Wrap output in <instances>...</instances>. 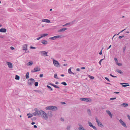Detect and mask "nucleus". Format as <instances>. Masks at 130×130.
Instances as JSON below:
<instances>
[{
    "label": "nucleus",
    "instance_id": "1",
    "mask_svg": "<svg viewBox=\"0 0 130 130\" xmlns=\"http://www.w3.org/2000/svg\"><path fill=\"white\" fill-rule=\"evenodd\" d=\"M46 110L55 111L57 110V107L54 106H50L46 107L45 108Z\"/></svg>",
    "mask_w": 130,
    "mask_h": 130
},
{
    "label": "nucleus",
    "instance_id": "2",
    "mask_svg": "<svg viewBox=\"0 0 130 130\" xmlns=\"http://www.w3.org/2000/svg\"><path fill=\"white\" fill-rule=\"evenodd\" d=\"M35 81V80L34 79L31 78L28 80V85L31 86H32L33 83Z\"/></svg>",
    "mask_w": 130,
    "mask_h": 130
},
{
    "label": "nucleus",
    "instance_id": "3",
    "mask_svg": "<svg viewBox=\"0 0 130 130\" xmlns=\"http://www.w3.org/2000/svg\"><path fill=\"white\" fill-rule=\"evenodd\" d=\"M34 110L36 111L37 115L38 116H40L41 115V113L43 112V110H39L37 108H35L34 109Z\"/></svg>",
    "mask_w": 130,
    "mask_h": 130
},
{
    "label": "nucleus",
    "instance_id": "4",
    "mask_svg": "<svg viewBox=\"0 0 130 130\" xmlns=\"http://www.w3.org/2000/svg\"><path fill=\"white\" fill-rule=\"evenodd\" d=\"M53 62L54 65L57 67H60V64L59 62L57 61L54 59H53Z\"/></svg>",
    "mask_w": 130,
    "mask_h": 130
},
{
    "label": "nucleus",
    "instance_id": "5",
    "mask_svg": "<svg viewBox=\"0 0 130 130\" xmlns=\"http://www.w3.org/2000/svg\"><path fill=\"white\" fill-rule=\"evenodd\" d=\"M80 100L87 102H90L91 101V99L90 98H80Z\"/></svg>",
    "mask_w": 130,
    "mask_h": 130
},
{
    "label": "nucleus",
    "instance_id": "6",
    "mask_svg": "<svg viewBox=\"0 0 130 130\" xmlns=\"http://www.w3.org/2000/svg\"><path fill=\"white\" fill-rule=\"evenodd\" d=\"M97 124L100 127L102 128L104 127L103 125L100 122L99 120H98L97 118H95Z\"/></svg>",
    "mask_w": 130,
    "mask_h": 130
},
{
    "label": "nucleus",
    "instance_id": "7",
    "mask_svg": "<svg viewBox=\"0 0 130 130\" xmlns=\"http://www.w3.org/2000/svg\"><path fill=\"white\" fill-rule=\"evenodd\" d=\"M61 35H57L56 36H54L53 37H50L49 38V39L52 40H54L56 39L61 37Z\"/></svg>",
    "mask_w": 130,
    "mask_h": 130
},
{
    "label": "nucleus",
    "instance_id": "8",
    "mask_svg": "<svg viewBox=\"0 0 130 130\" xmlns=\"http://www.w3.org/2000/svg\"><path fill=\"white\" fill-rule=\"evenodd\" d=\"M42 115L45 120H46L47 119V114L43 111L42 113Z\"/></svg>",
    "mask_w": 130,
    "mask_h": 130
},
{
    "label": "nucleus",
    "instance_id": "9",
    "mask_svg": "<svg viewBox=\"0 0 130 130\" xmlns=\"http://www.w3.org/2000/svg\"><path fill=\"white\" fill-rule=\"evenodd\" d=\"M40 70V68H39L36 67L33 70L31 71V72L32 73H34L36 72L39 71Z\"/></svg>",
    "mask_w": 130,
    "mask_h": 130
},
{
    "label": "nucleus",
    "instance_id": "10",
    "mask_svg": "<svg viewBox=\"0 0 130 130\" xmlns=\"http://www.w3.org/2000/svg\"><path fill=\"white\" fill-rule=\"evenodd\" d=\"M119 121L121 124L124 127L126 128L127 126H126V124L122 120L120 119L119 120Z\"/></svg>",
    "mask_w": 130,
    "mask_h": 130
},
{
    "label": "nucleus",
    "instance_id": "11",
    "mask_svg": "<svg viewBox=\"0 0 130 130\" xmlns=\"http://www.w3.org/2000/svg\"><path fill=\"white\" fill-rule=\"evenodd\" d=\"M88 124L92 128L95 130H97V129L96 127L95 126H93L91 123L89 122H88Z\"/></svg>",
    "mask_w": 130,
    "mask_h": 130
},
{
    "label": "nucleus",
    "instance_id": "12",
    "mask_svg": "<svg viewBox=\"0 0 130 130\" xmlns=\"http://www.w3.org/2000/svg\"><path fill=\"white\" fill-rule=\"evenodd\" d=\"M40 53L44 55V56H48L47 55V52L44 51H42L40 52Z\"/></svg>",
    "mask_w": 130,
    "mask_h": 130
},
{
    "label": "nucleus",
    "instance_id": "13",
    "mask_svg": "<svg viewBox=\"0 0 130 130\" xmlns=\"http://www.w3.org/2000/svg\"><path fill=\"white\" fill-rule=\"evenodd\" d=\"M48 84L54 87H55V88H58V89L60 88L58 86H57L56 85H55L52 83H48Z\"/></svg>",
    "mask_w": 130,
    "mask_h": 130
},
{
    "label": "nucleus",
    "instance_id": "14",
    "mask_svg": "<svg viewBox=\"0 0 130 130\" xmlns=\"http://www.w3.org/2000/svg\"><path fill=\"white\" fill-rule=\"evenodd\" d=\"M7 64L8 65V67L10 68H12V63L9 62H7Z\"/></svg>",
    "mask_w": 130,
    "mask_h": 130
},
{
    "label": "nucleus",
    "instance_id": "15",
    "mask_svg": "<svg viewBox=\"0 0 130 130\" xmlns=\"http://www.w3.org/2000/svg\"><path fill=\"white\" fill-rule=\"evenodd\" d=\"M47 117L48 116L50 118L52 117L53 116L52 112L51 111L48 112L47 114Z\"/></svg>",
    "mask_w": 130,
    "mask_h": 130
},
{
    "label": "nucleus",
    "instance_id": "16",
    "mask_svg": "<svg viewBox=\"0 0 130 130\" xmlns=\"http://www.w3.org/2000/svg\"><path fill=\"white\" fill-rule=\"evenodd\" d=\"M7 30L5 28H2L0 29V32H6Z\"/></svg>",
    "mask_w": 130,
    "mask_h": 130
},
{
    "label": "nucleus",
    "instance_id": "17",
    "mask_svg": "<svg viewBox=\"0 0 130 130\" xmlns=\"http://www.w3.org/2000/svg\"><path fill=\"white\" fill-rule=\"evenodd\" d=\"M42 21L43 22H46L47 23H49L50 22V21L47 19H44L42 20Z\"/></svg>",
    "mask_w": 130,
    "mask_h": 130
},
{
    "label": "nucleus",
    "instance_id": "18",
    "mask_svg": "<svg viewBox=\"0 0 130 130\" xmlns=\"http://www.w3.org/2000/svg\"><path fill=\"white\" fill-rule=\"evenodd\" d=\"M23 49L24 50H27V45L26 44L24 45Z\"/></svg>",
    "mask_w": 130,
    "mask_h": 130
},
{
    "label": "nucleus",
    "instance_id": "19",
    "mask_svg": "<svg viewBox=\"0 0 130 130\" xmlns=\"http://www.w3.org/2000/svg\"><path fill=\"white\" fill-rule=\"evenodd\" d=\"M67 29V28H63L59 30L58 31V32H61L62 31H64L65 30H66Z\"/></svg>",
    "mask_w": 130,
    "mask_h": 130
},
{
    "label": "nucleus",
    "instance_id": "20",
    "mask_svg": "<svg viewBox=\"0 0 130 130\" xmlns=\"http://www.w3.org/2000/svg\"><path fill=\"white\" fill-rule=\"evenodd\" d=\"M41 43L44 44H47L48 42L46 40H42L41 41Z\"/></svg>",
    "mask_w": 130,
    "mask_h": 130
},
{
    "label": "nucleus",
    "instance_id": "21",
    "mask_svg": "<svg viewBox=\"0 0 130 130\" xmlns=\"http://www.w3.org/2000/svg\"><path fill=\"white\" fill-rule=\"evenodd\" d=\"M106 112L107 113H108L110 117L112 118V114L111 113V112L109 110H106Z\"/></svg>",
    "mask_w": 130,
    "mask_h": 130
},
{
    "label": "nucleus",
    "instance_id": "22",
    "mask_svg": "<svg viewBox=\"0 0 130 130\" xmlns=\"http://www.w3.org/2000/svg\"><path fill=\"white\" fill-rule=\"evenodd\" d=\"M116 71L117 72L120 73L122 75L123 74V72L122 71H121L119 69H117L116 70Z\"/></svg>",
    "mask_w": 130,
    "mask_h": 130
},
{
    "label": "nucleus",
    "instance_id": "23",
    "mask_svg": "<svg viewBox=\"0 0 130 130\" xmlns=\"http://www.w3.org/2000/svg\"><path fill=\"white\" fill-rule=\"evenodd\" d=\"M33 64V62L32 61H30L28 62L27 63V65L29 66H31Z\"/></svg>",
    "mask_w": 130,
    "mask_h": 130
},
{
    "label": "nucleus",
    "instance_id": "24",
    "mask_svg": "<svg viewBox=\"0 0 130 130\" xmlns=\"http://www.w3.org/2000/svg\"><path fill=\"white\" fill-rule=\"evenodd\" d=\"M34 91L37 92L40 94H42V92L41 91L39 90H34Z\"/></svg>",
    "mask_w": 130,
    "mask_h": 130
},
{
    "label": "nucleus",
    "instance_id": "25",
    "mask_svg": "<svg viewBox=\"0 0 130 130\" xmlns=\"http://www.w3.org/2000/svg\"><path fill=\"white\" fill-rule=\"evenodd\" d=\"M128 104L127 103H123L121 104L122 106L124 107H126L128 106Z\"/></svg>",
    "mask_w": 130,
    "mask_h": 130
},
{
    "label": "nucleus",
    "instance_id": "26",
    "mask_svg": "<svg viewBox=\"0 0 130 130\" xmlns=\"http://www.w3.org/2000/svg\"><path fill=\"white\" fill-rule=\"evenodd\" d=\"M78 130H86V129H85L84 127L81 126L80 127H79L78 128Z\"/></svg>",
    "mask_w": 130,
    "mask_h": 130
},
{
    "label": "nucleus",
    "instance_id": "27",
    "mask_svg": "<svg viewBox=\"0 0 130 130\" xmlns=\"http://www.w3.org/2000/svg\"><path fill=\"white\" fill-rule=\"evenodd\" d=\"M29 72H27L26 73V76H25L26 77V79H28L29 77Z\"/></svg>",
    "mask_w": 130,
    "mask_h": 130
},
{
    "label": "nucleus",
    "instance_id": "28",
    "mask_svg": "<svg viewBox=\"0 0 130 130\" xmlns=\"http://www.w3.org/2000/svg\"><path fill=\"white\" fill-rule=\"evenodd\" d=\"M48 35V34H43L41 36V38H42L43 37H45L46 36H47Z\"/></svg>",
    "mask_w": 130,
    "mask_h": 130
},
{
    "label": "nucleus",
    "instance_id": "29",
    "mask_svg": "<svg viewBox=\"0 0 130 130\" xmlns=\"http://www.w3.org/2000/svg\"><path fill=\"white\" fill-rule=\"evenodd\" d=\"M15 79L16 80H19L20 79V76L17 75H16Z\"/></svg>",
    "mask_w": 130,
    "mask_h": 130
},
{
    "label": "nucleus",
    "instance_id": "30",
    "mask_svg": "<svg viewBox=\"0 0 130 130\" xmlns=\"http://www.w3.org/2000/svg\"><path fill=\"white\" fill-rule=\"evenodd\" d=\"M71 67L68 70V72L69 74H71V73H72V72L71 71Z\"/></svg>",
    "mask_w": 130,
    "mask_h": 130
},
{
    "label": "nucleus",
    "instance_id": "31",
    "mask_svg": "<svg viewBox=\"0 0 130 130\" xmlns=\"http://www.w3.org/2000/svg\"><path fill=\"white\" fill-rule=\"evenodd\" d=\"M87 112H88V114L89 115H91V111L89 109H87Z\"/></svg>",
    "mask_w": 130,
    "mask_h": 130
},
{
    "label": "nucleus",
    "instance_id": "32",
    "mask_svg": "<svg viewBox=\"0 0 130 130\" xmlns=\"http://www.w3.org/2000/svg\"><path fill=\"white\" fill-rule=\"evenodd\" d=\"M46 87H47L49 89H50L51 91H52L53 90V89L52 88H51V86H50L47 85V86Z\"/></svg>",
    "mask_w": 130,
    "mask_h": 130
},
{
    "label": "nucleus",
    "instance_id": "33",
    "mask_svg": "<svg viewBox=\"0 0 130 130\" xmlns=\"http://www.w3.org/2000/svg\"><path fill=\"white\" fill-rule=\"evenodd\" d=\"M57 73H55L54 75V77L56 79H59L57 77Z\"/></svg>",
    "mask_w": 130,
    "mask_h": 130
},
{
    "label": "nucleus",
    "instance_id": "34",
    "mask_svg": "<svg viewBox=\"0 0 130 130\" xmlns=\"http://www.w3.org/2000/svg\"><path fill=\"white\" fill-rule=\"evenodd\" d=\"M88 77L92 79H93L94 78V77L93 76L90 75H89Z\"/></svg>",
    "mask_w": 130,
    "mask_h": 130
},
{
    "label": "nucleus",
    "instance_id": "35",
    "mask_svg": "<svg viewBox=\"0 0 130 130\" xmlns=\"http://www.w3.org/2000/svg\"><path fill=\"white\" fill-rule=\"evenodd\" d=\"M61 84L64 86H66L67 85V84L65 82H62Z\"/></svg>",
    "mask_w": 130,
    "mask_h": 130
},
{
    "label": "nucleus",
    "instance_id": "36",
    "mask_svg": "<svg viewBox=\"0 0 130 130\" xmlns=\"http://www.w3.org/2000/svg\"><path fill=\"white\" fill-rule=\"evenodd\" d=\"M104 58H105V57H104V58L103 59H102L100 60L99 63L100 65H101V62H102V61L103 60H104Z\"/></svg>",
    "mask_w": 130,
    "mask_h": 130
},
{
    "label": "nucleus",
    "instance_id": "37",
    "mask_svg": "<svg viewBox=\"0 0 130 130\" xmlns=\"http://www.w3.org/2000/svg\"><path fill=\"white\" fill-rule=\"evenodd\" d=\"M116 64L119 66H121L122 65V63L119 62L117 63Z\"/></svg>",
    "mask_w": 130,
    "mask_h": 130
},
{
    "label": "nucleus",
    "instance_id": "38",
    "mask_svg": "<svg viewBox=\"0 0 130 130\" xmlns=\"http://www.w3.org/2000/svg\"><path fill=\"white\" fill-rule=\"evenodd\" d=\"M34 85L35 86H38V82H36L35 83Z\"/></svg>",
    "mask_w": 130,
    "mask_h": 130
},
{
    "label": "nucleus",
    "instance_id": "39",
    "mask_svg": "<svg viewBox=\"0 0 130 130\" xmlns=\"http://www.w3.org/2000/svg\"><path fill=\"white\" fill-rule=\"evenodd\" d=\"M75 21H76L75 20H74L73 21L70 22L69 23H70V24H74L75 22Z\"/></svg>",
    "mask_w": 130,
    "mask_h": 130
},
{
    "label": "nucleus",
    "instance_id": "40",
    "mask_svg": "<svg viewBox=\"0 0 130 130\" xmlns=\"http://www.w3.org/2000/svg\"><path fill=\"white\" fill-rule=\"evenodd\" d=\"M126 46H124V47H123V52H124V51L126 49Z\"/></svg>",
    "mask_w": 130,
    "mask_h": 130
},
{
    "label": "nucleus",
    "instance_id": "41",
    "mask_svg": "<svg viewBox=\"0 0 130 130\" xmlns=\"http://www.w3.org/2000/svg\"><path fill=\"white\" fill-rule=\"evenodd\" d=\"M70 23H67L66 24H65L64 25H63L62 26H67V25H70Z\"/></svg>",
    "mask_w": 130,
    "mask_h": 130
},
{
    "label": "nucleus",
    "instance_id": "42",
    "mask_svg": "<svg viewBox=\"0 0 130 130\" xmlns=\"http://www.w3.org/2000/svg\"><path fill=\"white\" fill-rule=\"evenodd\" d=\"M36 119H37L36 118V117H35L31 119L32 121H34L36 120Z\"/></svg>",
    "mask_w": 130,
    "mask_h": 130
},
{
    "label": "nucleus",
    "instance_id": "43",
    "mask_svg": "<svg viewBox=\"0 0 130 130\" xmlns=\"http://www.w3.org/2000/svg\"><path fill=\"white\" fill-rule=\"evenodd\" d=\"M33 116V115L31 114H30V115L28 117V118H31Z\"/></svg>",
    "mask_w": 130,
    "mask_h": 130
},
{
    "label": "nucleus",
    "instance_id": "44",
    "mask_svg": "<svg viewBox=\"0 0 130 130\" xmlns=\"http://www.w3.org/2000/svg\"><path fill=\"white\" fill-rule=\"evenodd\" d=\"M129 86V85L128 84V85L126 84V85H122V86L123 87H126L128 86Z\"/></svg>",
    "mask_w": 130,
    "mask_h": 130
},
{
    "label": "nucleus",
    "instance_id": "45",
    "mask_svg": "<svg viewBox=\"0 0 130 130\" xmlns=\"http://www.w3.org/2000/svg\"><path fill=\"white\" fill-rule=\"evenodd\" d=\"M105 79H106V80H107V81H108V82H110V81L109 80V78H108L107 77H105Z\"/></svg>",
    "mask_w": 130,
    "mask_h": 130
},
{
    "label": "nucleus",
    "instance_id": "46",
    "mask_svg": "<svg viewBox=\"0 0 130 130\" xmlns=\"http://www.w3.org/2000/svg\"><path fill=\"white\" fill-rule=\"evenodd\" d=\"M124 37V36H123V35H122V36H119V39H121V38H123V37Z\"/></svg>",
    "mask_w": 130,
    "mask_h": 130
},
{
    "label": "nucleus",
    "instance_id": "47",
    "mask_svg": "<svg viewBox=\"0 0 130 130\" xmlns=\"http://www.w3.org/2000/svg\"><path fill=\"white\" fill-rule=\"evenodd\" d=\"M33 115L35 116H36L37 115L36 111L35 112H34L33 113Z\"/></svg>",
    "mask_w": 130,
    "mask_h": 130
},
{
    "label": "nucleus",
    "instance_id": "48",
    "mask_svg": "<svg viewBox=\"0 0 130 130\" xmlns=\"http://www.w3.org/2000/svg\"><path fill=\"white\" fill-rule=\"evenodd\" d=\"M30 48L31 49H35L36 48L35 47H33L32 46H31L30 47Z\"/></svg>",
    "mask_w": 130,
    "mask_h": 130
},
{
    "label": "nucleus",
    "instance_id": "49",
    "mask_svg": "<svg viewBox=\"0 0 130 130\" xmlns=\"http://www.w3.org/2000/svg\"><path fill=\"white\" fill-rule=\"evenodd\" d=\"M116 99V98H112L110 99V100H114Z\"/></svg>",
    "mask_w": 130,
    "mask_h": 130
},
{
    "label": "nucleus",
    "instance_id": "50",
    "mask_svg": "<svg viewBox=\"0 0 130 130\" xmlns=\"http://www.w3.org/2000/svg\"><path fill=\"white\" fill-rule=\"evenodd\" d=\"M127 116L128 117V119L130 120V116L129 115H127Z\"/></svg>",
    "mask_w": 130,
    "mask_h": 130
},
{
    "label": "nucleus",
    "instance_id": "51",
    "mask_svg": "<svg viewBox=\"0 0 130 130\" xmlns=\"http://www.w3.org/2000/svg\"><path fill=\"white\" fill-rule=\"evenodd\" d=\"M61 103L62 104V105H64L66 104V103L65 102H61Z\"/></svg>",
    "mask_w": 130,
    "mask_h": 130
},
{
    "label": "nucleus",
    "instance_id": "52",
    "mask_svg": "<svg viewBox=\"0 0 130 130\" xmlns=\"http://www.w3.org/2000/svg\"><path fill=\"white\" fill-rule=\"evenodd\" d=\"M124 29V30H122L121 31H120V32L117 35H119L120 33L121 32H122L123 31H124V30H125V29Z\"/></svg>",
    "mask_w": 130,
    "mask_h": 130
},
{
    "label": "nucleus",
    "instance_id": "53",
    "mask_svg": "<svg viewBox=\"0 0 130 130\" xmlns=\"http://www.w3.org/2000/svg\"><path fill=\"white\" fill-rule=\"evenodd\" d=\"M43 74H40V75L39 77L41 78L42 77H43Z\"/></svg>",
    "mask_w": 130,
    "mask_h": 130
},
{
    "label": "nucleus",
    "instance_id": "54",
    "mask_svg": "<svg viewBox=\"0 0 130 130\" xmlns=\"http://www.w3.org/2000/svg\"><path fill=\"white\" fill-rule=\"evenodd\" d=\"M10 48L12 50H14V48L12 46H11L10 47Z\"/></svg>",
    "mask_w": 130,
    "mask_h": 130
},
{
    "label": "nucleus",
    "instance_id": "55",
    "mask_svg": "<svg viewBox=\"0 0 130 130\" xmlns=\"http://www.w3.org/2000/svg\"><path fill=\"white\" fill-rule=\"evenodd\" d=\"M60 120L61 121H64V119L62 118H61Z\"/></svg>",
    "mask_w": 130,
    "mask_h": 130
},
{
    "label": "nucleus",
    "instance_id": "56",
    "mask_svg": "<svg viewBox=\"0 0 130 130\" xmlns=\"http://www.w3.org/2000/svg\"><path fill=\"white\" fill-rule=\"evenodd\" d=\"M41 36L40 37H38V38H37L36 39L38 40H39L40 39H41Z\"/></svg>",
    "mask_w": 130,
    "mask_h": 130
},
{
    "label": "nucleus",
    "instance_id": "57",
    "mask_svg": "<svg viewBox=\"0 0 130 130\" xmlns=\"http://www.w3.org/2000/svg\"><path fill=\"white\" fill-rule=\"evenodd\" d=\"M70 127L69 126V127H68L67 128V129L68 130H69L70 129Z\"/></svg>",
    "mask_w": 130,
    "mask_h": 130
},
{
    "label": "nucleus",
    "instance_id": "58",
    "mask_svg": "<svg viewBox=\"0 0 130 130\" xmlns=\"http://www.w3.org/2000/svg\"><path fill=\"white\" fill-rule=\"evenodd\" d=\"M81 68L82 69H85V67H82Z\"/></svg>",
    "mask_w": 130,
    "mask_h": 130
},
{
    "label": "nucleus",
    "instance_id": "59",
    "mask_svg": "<svg viewBox=\"0 0 130 130\" xmlns=\"http://www.w3.org/2000/svg\"><path fill=\"white\" fill-rule=\"evenodd\" d=\"M34 128H37V126L36 125H34Z\"/></svg>",
    "mask_w": 130,
    "mask_h": 130
},
{
    "label": "nucleus",
    "instance_id": "60",
    "mask_svg": "<svg viewBox=\"0 0 130 130\" xmlns=\"http://www.w3.org/2000/svg\"><path fill=\"white\" fill-rule=\"evenodd\" d=\"M35 124V123L34 122H32L31 123V124L32 125H34Z\"/></svg>",
    "mask_w": 130,
    "mask_h": 130
},
{
    "label": "nucleus",
    "instance_id": "61",
    "mask_svg": "<svg viewBox=\"0 0 130 130\" xmlns=\"http://www.w3.org/2000/svg\"><path fill=\"white\" fill-rule=\"evenodd\" d=\"M114 60H115L116 62V61H117L118 60H117V58H114Z\"/></svg>",
    "mask_w": 130,
    "mask_h": 130
},
{
    "label": "nucleus",
    "instance_id": "62",
    "mask_svg": "<svg viewBox=\"0 0 130 130\" xmlns=\"http://www.w3.org/2000/svg\"><path fill=\"white\" fill-rule=\"evenodd\" d=\"M76 70L77 71H80V69L79 68H77L76 69Z\"/></svg>",
    "mask_w": 130,
    "mask_h": 130
},
{
    "label": "nucleus",
    "instance_id": "63",
    "mask_svg": "<svg viewBox=\"0 0 130 130\" xmlns=\"http://www.w3.org/2000/svg\"><path fill=\"white\" fill-rule=\"evenodd\" d=\"M102 54V51H101V52L99 53V54L100 55H101Z\"/></svg>",
    "mask_w": 130,
    "mask_h": 130
},
{
    "label": "nucleus",
    "instance_id": "64",
    "mask_svg": "<svg viewBox=\"0 0 130 130\" xmlns=\"http://www.w3.org/2000/svg\"><path fill=\"white\" fill-rule=\"evenodd\" d=\"M55 84H59V83L58 82H55Z\"/></svg>",
    "mask_w": 130,
    "mask_h": 130
}]
</instances>
